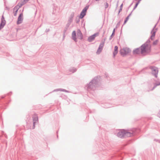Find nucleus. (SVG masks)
I'll use <instances>...</instances> for the list:
<instances>
[{
	"instance_id": "1",
	"label": "nucleus",
	"mask_w": 160,
	"mask_h": 160,
	"mask_svg": "<svg viewBox=\"0 0 160 160\" xmlns=\"http://www.w3.org/2000/svg\"><path fill=\"white\" fill-rule=\"evenodd\" d=\"M99 79L98 76L95 77L86 86L88 90H92L93 91L95 90L97 87Z\"/></svg>"
},
{
	"instance_id": "2",
	"label": "nucleus",
	"mask_w": 160,
	"mask_h": 160,
	"mask_svg": "<svg viewBox=\"0 0 160 160\" xmlns=\"http://www.w3.org/2000/svg\"><path fill=\"white\" fill-rule=\"evenodd\" d=\"M151 51H133L134 54H139L142 56L152 54Z\"/></svg>"
},
{
	"instance_id": "3",
	"label": "nucleus",
	"mask_w": 160,
	"mask_h": 160,
	"mask_svg": "<svg viewBox=\"0 0 160 160\" xmlns=\"http://www.w3.org/2000/svg\"><path fill=\"white\" fill-rule=\"evenodd\" d=\"M149 68L152 70V74L156 78H157L158 72V68L153 66H150Z\"/></svg>"
},
{
	"instance_id": "4",
	"label": "nucleus",
	"mask_w": 160,
	"mask_h": 160,
	"mask_svg": "<svg viewBox=\"0 0 160 160\" xmlns=\"http://www.w3.org/2000/svg\"><path fill=\"white\" fill-rule=\"evenodd\" d=\"M159 20H158L157 23L155 24L151 32V35L150 38L152 40H153L155 36L156 33L158 30V28H155Z\"/></svg>"
},
{
	"instance_id": "5",
	"label": "nucleus",
	"mask_w": 160,
	"mask_h": 160,
	"mask_svg": "<svg viewBox=\"0 0 160 160\" xmlns=\"http://www.w3.org/2000/svg\"><path fill=\"white\" fill-rule=\"evenodd\" d=\"M89 6H87L84 7L80 12V15L79 16V18L82 19L86 15V13L87 10Z\"/></svg>"
},
{
	"instance_id": "6",
	"label": "nucleus",
	"mask_w": 160,
	"mask_h": 160,
	"mask_svg": "<svg viewBox=\"0 0 160 160\" xmlns=\"http://www.w3.org/2000/svg\"><path fill=\"white\" fill-rule=\"evenodd\" d=\"M99 34V32H97L89 36L88 38V41L90 42H92V41L95 39V38L96 37L98 36Z\"/></svg>"
},
{
	"instance_id": "7",
	"label": "nucleus",
	"mask_w": 160,
	"mask_h": 160,
	"mask_svg": "<svg viewBox=\"0 0 160 160\" xmlns=\"http://www.w3.org/2000/svg\"><path fill=\"white\" fill-rule=\"evenodd\" d=\"M23 14L22 12L20 14L18 18L17 22V24H20L22 22L23 20Z\"/></svg>"
},
{
	"instance_id": "8",
	"label": "nucleus",
	"mask_w": 160,
	"mask_h": 160,
	"mask_svg": "<svg viewBox=\"0 0 160 160\" xmlns=\"http://www.w3.org/2000/svg\"><path fill=\"white\" fill-rule=\"evenodd\" d=\"M150 39H151L150 38H149L147 41L144 44H145L146 46L145 47V49H147V50H151V45L150 44Z\"/></svg>"
},
{
	"instance_id": "9",
	"label": "nucleus",
	"mask_w": 160,
	"mask_h": 160,
	"mask_svg": "<svg viewBox=\"0 0 160 160\" xmlns=\"http://www.w3.org/2000/svg\"><path fill=\"white\" fill-rule=\"evenodd\" d=\"M125 130L123 129L119 131L117 133V136L118 137L123 138L125 136Z\"/></svg>"
},
{
	"instance_id": "10",
	"label": "nucleus",
	"mask_w": 160,
	"mask_h": 160,
	"mask_svg": "<svg viewBox=\"0 0 160 160\" xmlns=\"http://www.w3.org/2000/svg\"><path fill=\"white\" fill-rule=\"evenodd\" d=\"M154 86L152 87V88H149L147 89L146 91L149 92V91H152L154 90L157 86L160 85V82H157L153 83ZM151 85L148 86L149 88L150 87H151Z\"/></svg>"
},
{
	"instance_id": "11",
	"label": "nucleus",
	"mask_w": 160,
	"mask_h": 160,
	"mask_svg": "<svg viewBox=\"0 0 160 160\" xmlns=\"http://www.w3.org/2000/svg\"><path fill=\"white\" fill-rule=\"evenodd\" d=\"M146 45L145 44H142L140 47L139 48H136L133 49L134 50H147L145 49V47Z\"/></svg>"
},
{
	"instance_id": "12",
	"label": "nucleus",
	"mask_w": 160,
	"mask_h": 160,
	"mask_svg": "<svg viewBox=\"0 0 160 160\" xmlns=\"http://www.w3.org/2000/svg\"><path fill=\"white\" fill-rule=\"evenodd\" d=\"M72 39L74 40L75 42L78 41L77 38H76V32L75 31H73L72 34Z\"/></svg>"
},
{
	"instance_id": "13",
	"label": "nucleus",
	"mask_w": 160,
	"mask_h": 160,
	"mask_svg": "<svg viewBox=\"0 0 160 160\" xmlns=\"http://www.w3.org/2000/svg\"><path fill=\"white\" fill-rule=\"evenodd\" d=\"M78 38V39L82 40L83 38V36L81 30L80 29H78L77 33Z\"/></svg>"
},
{
	"instance_id": "14",
	"label": "nucleus",
	"mask_w": 160,
	"mask_h": 160,
	"mask_svg": "<svg viewBox=\"0 0 160 160\" xmlns=\"http://www.w3.org/2000/svg\"><path fill=\"white\" fill-rule=\"evenodd\" d=\"M135 133L132 132H128L125 130V134L124 137H130L133 136L134 135Z\"/></svg>"
},
{
	"instance_id": "15",
	"label": "nucleus",
	"mask_w": 160,
	"mask_h": 160,
	"mask_svg": "<svg viewBox=\"0 0 160 160\" xmlns=\"http://www.w3.org/2000/svg\"><path fill=\"white\" fill-rule=\"evenodd\" d=\"M131 51H120L121 55L123 57L126 56Z\"/></svg>"
},
{
	"instance_id": "16",
	"label": "nucleus",
	"mask_w": 160,
	"mask_h": 160,
	"mask_svg": "<svg viewBox=\"0 0 160 160\" xmlns=\"http://www.w3.org/2000/svg\"><path fill=\"white\" fill-rule=\"evenodd\" d=\"M59 91L64 92H68V93L70 92L68 91L65 89H62V88H58V89H54V90L52 92Z\"/></svg>"
},
{
	"instance_id": "17",
	"label": "nucleus",
	"mask_w": 160,
	"mask_h": 160,
	"mask_svg": "<svg viewBox=\"0 0 160 160\" xmlns=\"http://www.w3.org/2000/svg\"><path fill=\"white\" fill-rule=\"evenodd\" d=\"M133 11H132L131 12H130V13L127 17H126V18H125V20H124V23H123V25H124L125 23H126V22H127V21H128L129 19V17L131 16V15H132V12H133Z\"/></svg>"
},
{
	"instance_id": "18",
	"label": "nucleus",
	"mask_w": 160,
	"mask_h": 160,
	"mask_svg": "<svg viewBox=\"0 0 160 160\" xmlns=\"http://www.w3.org/2000/svg\"><path fill=\"white\" fill-rule=\"evenodd\" d=\"M74 16V12H72L69 17V19L68 21V22H72L73 21V18Z\"/></svg>"
},
{
	"instance_id": "19",
	"label": "nucleus",
	"mask_w": 160,
	"mask_h": 160,
	"mask_svg": "<svg viewBox=\"0 0 160 160\" xmlns=\"http://www.w3.org/2000/svg\"><path fill=\"white\" fill-rule=\"evenodd\" d=\"M104 42H101L97 50H102L104 46Z\"/></svg>"
},
{
	"instance_id": "20",
	"label": "nucleus",
	"mask_w": 160,
	"mask_h": 160,
	"mask_svg": "<svg viewBox=\"0 0 160 160\" xmlns=\"http://www.w3.org/2000/svg\"><path fill=\"white\" fill-rule=\"evenodd\" d=\"M38 115L37 114H35L33 117V122H35L38 121Z\"/></svg>"
},
{
	"instance_id": "21",
	"label": "nucleus",
	"mask_w": 160,
	"mask_h": 160,
	"mask_svg": "<svg viewBox=\"0 0 160 160\" xmlns=\"http://www.w3.org/2000/svg\"><path fill=\"white\" fill-rule=\"evenodd\" d=\"M142 0H138L137 1V2H136V3L133 8L132 10V11H133L137 8L138 5V4H139V3H140V2Z\"/></svg>"
},
{
	"instance_id": "22",
	"label": "nucleus",
	"mask_w": 160,
	"mask_h": 160,
	"mask_svg": "<svg viewBox=\"0 0 160 160\" xmlns=\"http://www.w3.org/2000/svg\"><path fill=\"white\" fill-rule=\"evenodd\" d=\"M77 70V69L74 67H72L69 69V71L72 72V73H74L76 72Z\"/></svg>"
},
{
	"instance_id": "23",
	"label": "nucleus",
	"mask_w": 160,
	"mask_h": 160,
	"mask_svg": "<svg viewBox=\"0 0 160 160\" xmlns=\"http://www.w3.org/2000/svg\"><path fill=\"white\" fill-rule=\"evenodd\" d=\"M115 28H114L113 30L112 31V33L111 35L110 36L109 38V40H111L112 37L114 36L115 34Z\"/></svg>"
},
{
	"instance_id": "24",
	"label": "nucleus",
	"mask_w": 160,
	"mask_h": 160,
	"mask_svg": "<svg viewBox=\"0 0 160 160\" xmlns=\"http://www.w3.org/2000/svg\"><path fill=\"white\" fill-rule=\"evenodd\" d=\"M29 1V0H22L21 3L23 5L27 3Z\"/></svg>"
},
{
	"instance_id": "25",
	"label": "nucleus",
	"mask_w": 160,
	"mask_h": 160,
	"mask_svg": "<svg viewBox=\"0 0 160 160\" xmlns=\"http://www.w3.org/2000/svg\"><path fill=\"white\" fill-rule=\"evenodd\" d=\"M71 23V22H68V23H67V24H66V27H65V29H68V28H69L70 25Z\"/></svg>"
},
{
	"instance_id": "26",
	"label": "nucleus",
	"mask_w": 160,
	"mask_h": 160,
	"mask_svg": "<svg viewBox=\"0 0 160 160\" xmlns=\"http://www.w3.org/2000/svg\"><path fill=\"white\" fill-rule=\"evenodd\" d=\"M120 23H121V20H120L118 22V23L116 26V27L115 28V29H116L118 27H119V26L120 25Z\"/></svg>"
},
{
	"instance_id": "27",
	"label": "nucleus",
	"mask_w": 160,
	"mask_h": 160,
	"mask_svg": "<svg viewBox=\"0 0 160 160\" xmlns=\"http://www.w3.org/2000/svg\"><path fill=\"white\" fill-rule=\"evenodd\" d=\"M118 51H114V52H113V57L114 58L115 55H117L118 52Z\"/></svg>"
},
{
	"instance_id": "28",
	"label": "nucleus",
	"mask_w": 160,
	"mask_h": 160,
	"mask_svg": "<svg viewBox=\"0 0 160 160\" xmlns=\"http://www.w3.org/2000/svg\"><path fill=\"white\" fill-rule=\"evenodd\" d=\"M118 51H114V52H113V57L114 58L115 55H117L118 52Z\"/></svg>"
},
{
	"instance_id": "29",
	"label": "nucleus",
	"mask_w": 160,
	"mask_h": 160,
	"mask_svg": "<svg viewBox=\"0 0 160 160\" xmlns=\"http://www.w3.org/2000/svg\"><path fill=\"white\" fill-rule=\"evenodd\" d=\"M19 8L18 7V6L16 5L13 8V11H18Z\"/></svg>"
},
{
	"instance_id": "30",
	"label": "nucleus",
	"mask_w": 160,
	"mask_h": 160,
	"mask_svg": "<svg viewBox=\"0 0 160 160\" xmlns=\"http://www.w3.org/2000/svg\"><path fill=\"white\" fill-rule=\"evenodd\" d=\"M158 39L156 40L155 41H154L152 43V44L153 45H156L158 43Z\"/></svg>"
},
{
	"instance_id": "31",
	"label": "nucleus",
	"mask_w": 160,
	"mask_h": 160,
	"mask_svg": "<svg viewBox=\"0 0 160 160\" xmlns=\"http://www.w3.org/2000/svg\"><path fill=\"white\" fill-rule=\"evenodd\" d=\"M120 50H130V48H129L126 47V48H122Z\"/></svg>"
},
{
	"instance_id": "32",
	"label": "nucleus",
	"mask_w": 160,
	"mask_h": 160,
	"mask_svg": "<svg viewBox=\"0 0 160 160\" xmlns=\"http://www.w3.org/2000/svg\"><path fill=\"white\" fill-rule=\"evenodd\" d=\"M0 23L3 24L4 25H5L6 23V20L1 21Z\"/></svg>"
},
{
	"instance_id": "33",
	"label": "nucleus",
	"mask_w": 160,
	"mask_h": 160,
	"mask_svg": "<svg viewBox=\"0 0 160 160\" xmlns=\"http://www.w3.org/2000/svg\"><path fill=\"white\" fill-rule=\"evenodd\" d=\"M18 6V7L20 8L22 6V5L21 4V3L19 2L18 3V4L17 5Z\"/></svg>"
},
{
	"instance_id": "34",
	"label": "nucleus",
	"mask_w": 160,
	"mask_h": 160,
	"mask_svg": "<svg viewBox=\"0 0 160 160\" xmlns=\"http://www.w3.org/2000/svg\"><path fill=\"white\" fill-rule=\"evenodd\" d=\"M18 12V11H13V13H14V15L15 16H16L17 15V12Z\"/></svg>"
},
{
	"instance_id": "35",
	"label": "nucleus",
	"mask_w": 160,
	"mask_h": 160,
	"mask_svg": "<svg viewBox=\"0 0 160 160\" xmlns=\"http://www.w3.org/2000/svg\"><path fill=\"white\" fill-rule=\"evenodd\" d=\"M79 18H76L75 19V22L76 23H78L79 22H80Z\"/></svg>"
},
{
	"instance_id": "36",
	"label": "nucleus",
	"mask_w": 160,
	"mask_h": 160,
	"mask_svg": "<svg viewBox=\"0 0 160 160\" xmlns=\"http://www.w3.org/2000/svg\"><path fill=\"white\" fill-rule=\"evenodd\" d=\"M4 26L3 24L0 23V30L4 27Z\"/></svg>"
},
{
	"instance_id": "37",
	"label": "nucleus",
	"mask_w": 160,
	"mask_h": 160,
	"mask_svg": "<svg viewBox=\"0 0 160 160\" xmlns=\"http://www.w3.org/2000/svg\"><path fill=\"white\" fill-rule=\"evenodd\" d=\"M105 9H106L107 8L108 6H109V4H108V3L107 2H106V3L105 4Z\"/></svg>"
},
{
	"instance_id": "38",
	"label": "nucleus",
	"mask_w": 160,
	"mask_h": 160,
	"mask_svg": "<svg viewBox=\"0 0 160 160\" xmlns=\"http://www.w3.org/2000/svg\"><path fill=\"white\" fill-rule=\"evenodd\" d=\"M36 123V122H33V126H32V129H34L35 128V126Z\"/></svg>"
},
{
	"instance_id": "39",
	"label": "nucleus",
	"mask_w": 160,
	"mask_h": 160,
	"mask_svg": "<svg viewBox=\"0 0 160 160\" xmlns=\"http://www.w3.org/2000/svg\"><path fill=\"white\" fill-rule=\"evenodd\" d=\"M133 2L130 4V5L128 6V7L127 8V12H128V10H129V8H130V7L133 4Z\"/></svg>"
},
{
	"instance_id": "40",
	"label": "nucleus",
	"mask_w": 160,
	"mask_h": 160,
	"mask_svg": "<svg viewBox=\"0 0 160 160\" xmlns=\"http://www.w3.org/2000/svg\"><path fill=\"white\" fill-rule=\"evenodd\" d=\"M148 67H146L144 68H143L142 69L141 71H140L139 73H140L141 72H142L144 70H146L147 69H148Z\"/></svg>"
},
{
	"instance_id": "41",
	"label": "nucleus",
	"mask_w": 160,
	"mask_h": 160,
	"mask_svg": "<svg viewBox=\"0 0 160 160\" xmlns=\"http://www.w3.org/2000/svg\"><path fill=\"white\" fill-rule=\"evenodd\" d=\"M102 51H97L96 52V54L98 55L100 54Z\"/></svg>"
},
{
	"instance_id": "42",
	"label": "nucleus",
	"mask_w": 160,
	"mask_h": 160,
	"mask_svg": "<svg viewBox=\"0 0 160 160\" xmlns=\"http://www.w3.org/2000/svg\"><path fill=\"white\" fill-rule=\"evenodd\" d=\"M114 50H118V47L117 46L114 47Z\"/></svg>"
},
{
	"instance_id": "43",
	"label": "nucleus",
	"mask_w": 160,
	"mask_h": 160,
	"mask_svg": "<svg viewBox=\"0 0 160 160\" xmlns=\"http://www.w3.org/2000/svg\"><path fill=\"white\" fill-rule=\"evenodd\" d=\"M3 20H5V18L3 16V15L2 16L1 19V21H3Z\"/></svg>"
},
{
	"instance_id": "44",
	"label": "nucleus",
	"mask_w": 160,
	"mask_h": 160,
	"mask_svg": "<svg viewBox=\"0 0 160 160\" xmlns=\"http://www.w3.org/2000/svg\"><path fill=\"white\" fill-rule=\"evenodd\" d=\"M5 9H7L8 11H9L10 10V8L7 6H6Z\"/></svg>"
},
{
	"instance_id": "45",
	"label": "nucleus",
	"mask_w": 160,
	"mask_h": 160,
	"mask_svg": "<svg viewBox=\"0 0 160 160\" xmlns=\"http://www.w3.org/2000/svg\"><path fill=\"white\" fill-rule=\"evenodd\" d=\"M154 140L156 142H158L160 143V140H158V139H155Z\"/></svg>"
},
{
	"instance_id": "46",
	"label": "nucleus",
	"mask_w": 160,
	"mask_h": 160,
	"mask_svg": "<svg viewBox=\"0 0 160 160\" xmlns=\"http://www.w3.org/2000/svg\"><path fill=\"white\" fill-rule=\"evenodd\" d=\"M68 29H65H65L63 31V33L65 34L66 32L67 31V30Z\"/></svg>"
},
{
	"instance_id": "47",
	"label": "nucleus",
	"mask_w": 160,
	"mask_h": 160,
	"mask_svg": "<svg viewBox=\"0 0 160 160\" xmlns=\"http://www.w3.org/2000/svg\"><path fill=\"white\" fill-rule=\"evenodd\" d=\"M158 116L160 118V111L158 112Z\"/></svg>"
},
{
	"instance_id": "48",
	"label": "nucleus",
	"mask_w": 160,
	"mask_h": 160,
	"mask_svg": "<svg viewBox=\"0 0 160 160\" xmlns=\"http://www.w3.org/2000/svg\"><path fill=\"white\" fill-rule=\"evenodd\" d=\"M106 38H104L103 39V40H102L101 42H104V43H105V41L106 40Z\"/></svg>"
},
{
	"instance_id": "49",
	"label": "nucleus",
	"mask_w": 160,
	"mask_h": 160,
	"mask_svg": "<svg viewBox=\"0 0 160 160\" xmlns=\"http://www.w3.org/2000/svg\"><path fill=\"white\" fill-rule=\"evenodd\" d=\"M122 8H120V9H119V11H118L119 13H120V12L122 11Z\"/></svg>"
},
{
	"instance_id": "50",
	"label": "nucleus",
	"mask_w": 160,
	"mask_h": 160,
	"mask_svg": "<svg viewBox=\"0 0 160 160\" xmlns=\"http://www.w3.org/2000/svg\"><path fill=\"white\" fill-rule=\"evenodd\" d=\"M50 31V30L49 29H47L46 30V32H48L49 31Z\"/></svg>"
},
{
	"instance_id": "51",
	"label": "nucleus",
	"mask_w": 160,
	"mask_h": 160,
	"mask_svg": "<svg viewBox=\"0 0 160 160\" xmlns=\"http://www.w3.org/2000/svg\"><path fill=\"white\" fill-rule=\"evenodd\" d=\"M123 3H122V4L120 5V8H122V7H123Z\"/></svg>"
},
{
	"instance_id": "52",
	"label": "nucleus",
	"mask_w": 160,
	"mask_h": 160,
	"mask_svg": "<svg viewBox=\"0 0 160 160\" xmlns=\"http://www.w3.org/2000/svg\"><path fill=\"white\" fill-rule=\"evenodd\" d=\"M105 31L104 30V32H103V36L105 34Z\"/></svg>"
},
{
	"instance_id": "53",
	"label": "nucleus",
	"mask_w": 160,
	"mask_h": 160,
	"mask_svg": "<svg viewBox=\"0 0 160 160\" xmlns=\"http://www.w3.org/2000/svg\"><path fill=\"white\" fill-rule=\"evenodd\" d=\"M65 34L63 33V39L65 38Z\"/></svg>"
},
{
	"instance_id": "54",
	"label": "nucleus",
	"mask_w": 160,
	"mask_h": 160,
	"mask_svg": "<svg viewBox=\"0 0 160 160\" xmlns=\"http://www.w3.org/2000/svg\"><path fill=\"white\" fill-rule=\"evenodd\" d=\"M105 76H106V77L107 78H108V75L107 74H105Z\"/></svg>"
},
{
	"instance_id": "55",
	"label": "nucleus",
	"mask_w": 160,
	"mask_h": 160,
	"mask_svg": "<svg viewBox=\"0 0 160 160\" xmlns=\"http://www.w3.org/2000/svg\"><path fill=\"white\" fill-rule=\"evenodd\" d=\"M118 3H117V5H116V8L118 7Z\"/></svg>"
},
{
	"instance_id": "56",
	"label": "nucleus",
	"mask_w": 160,
	"mask_h": 160,
	"mask_svg": "<svg viewBox=\"0 0 160 160\" xmlns=\"http://www.w3.org/2000/svg\"><path fill=\"white\" fill-rule=\"evenodd\" d=\"M4 96H2L1 97V98H4Z\"/></svg>"
},
{
	"instance_id": "57",
	"label": "nucleus",
	"mask_w": 160,
	"mask_h": 160,
	"mask_svg": "<svg viewBox=\"0 0 160 160\" xmlns=\"http://www.w3.org/2000/svg\"><path fill=\"white\" fill-rule=\"evenodd\" d=\"M122 28H121V33H122Z\"/></svg>"
},
{
	"instance_id": "58",
	"label": "nucleus",
	"mask_w": 160,
	"mask_h": 160,
	"mask_svg": "<svg viewBox=\"0 0 160 160\" xmlns=\"http://www.w3.org/2000/svg\"><path fill=\"white\" fill-rule=\"evenodd\" d=\"M99 0H95V1H99Z\"/></svg>"
},
{
	"instance_id": "59",
	"label": "nucleus",
	"mask_w": 160,
	"mask_h": 160,
	"mask_svg": "<svg viewBox=\"0 0 160 160\" xmlns=\"http://www.w3.org/2000/svg\"><path fill=\"white\" fill-rule=\"evenodd\" d=\"M119 13H119V12H118V15H119Z\"/></svg>"
},
{
	"instance_id": "60",
	"label": "nucleus",
	"mask_w": 160,
	"mask_h": 160,
	"mask_svg": "<svg viewBox=\"0 0 160 160\" xmlns=\"http://www.w3.org/2000/svg\"><path fill=\"white\" fill-rule=\"evenodd\" d=\"M57 138H58V135H57Z\"/></svg>"
},
{
	"instance_id": "61",
	"label": "nucleus",
	"mask_w": 160,
	"mask_h": 160,
	"mask_svg": "<svg viewBox=\"0 0 160 160\" xmlns=\"http://www.w3.org/2000/svg\"><path fill=\"white\" fill-rule=\"evenodd\" d=\"M8 95H9V93H8Z\"/></svg>"
},
{
	"instance_id": "62",
	"label": "nucleus",
	"mask_w": 160,
	"mask_h": 160,
	"mask_svg": "<svg viewBox=\"0 0 160 160\" xmlns=\"http://www.w3.org/2000/svg\"><path fill=\"white\" fill-rule=\"evenodd\" d=\"M23 11V9L22 10V12Z\"/></svg>"
},
{
	"instance_id": "63",
	"label": "nucleus",
	"mask_w": 160,
	"mask_h": 160,
	"mask_svg": "<svg viewBox=\"0 0 160 160\" xmlns=\"http://www.w3.org/2000/svg\"><path fill=\"white\" fill-rule=\"evenodd\" d=\"M58 131H57V133H58Z\"/></svg>"
},
{
	"instance_id": "64",
	"label": "nucleus",
	"mask_w": 160,
	"mask_h": 160,
	"mask_svg": "<svg viewBox=\"0 0 160 160\" xmlns=\"http://www.w3.org/2000/svg\"><path fill=\"white\" fill-rule=\"evenodd\" d=\"M99 77H100V76H99V77H98V78H99Z\"/></svg>"
}]
</instances>
